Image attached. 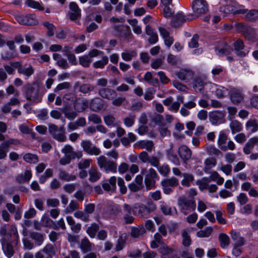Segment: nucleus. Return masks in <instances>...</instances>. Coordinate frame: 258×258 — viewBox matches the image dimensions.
<instances>
[{"mask_svg":"<svg viewBox=\"0 0 258 258\" xmlns=\"http://www.w3.org/2000/svg\"><path fill=\"white\" fill-rule=\"evenodd\" d=\"M246 129L250 133L255 132L258 130V123L254 119L248 120L246 124Z\"/></svg>","mask_w":258,"mask_h":258,"instance_id":"obj_47","label":"nucleus"},{"mask_svg":"<svg viewBox=\"0 0 258 258\" xmlns=\"http://www.w3.org/2000/svg\"><path fill=\"white\" fill-rule=\"evenodd\" d=\"M99 95L103 98L111 100L114 97L116 96V93L115 90L108 88H103L98 91Z\"/></svg>","mask_w":258,"mask_h":258,"instance_id":"obj_23","label":"nucleus"},{"mask_svg":"<svg viewBox=\"0 0 258 258\" xmlns=\"http://www.w3.org/2000/svg\"><path fill=\"white\" fill-rule=\"evenodd\" d=\"M53 58L56 61L57 65L62 69H67L70 68V65L66 59L63 58L58 53H53Z\"/></svg>","mask_w":258,"mask_h":258,"instance_id":"obj_27","label":"nucleus"},{"mask_svg":"<svg viewBox=\"0 0 258 258\" xmlns=\"http://www.w3.org/2000/svg\"><path fill=\"white\" fill-rule=\"evenodd\" d=\"M178 154L180 158L184 162L188 160L191 156V151L185 145H181L178 148Z\"/></svg>","mask_w":258,"mask_h":258,"instance_id":"obj_22","label":"nucleus"},{"mask_svg":"<svg viewBox=\"0 0 258 258\" xmlns=\"http://www.w3.org/2000/svg\"><path fill=\"white\" fill-rule=\"evenodd\" d=\"M229 126L232 134L239 132L242 128V124L236 120L232 121Z\"/></svg>","mask_w":258,"mask_h":258,"instance_id":"obj_49","label":"nucleus"},{"mask_svg":"<svg viewBox=\"0 0 258 258\" xmlns=\"http://www.w3.org/2000/svg\"><path fill=\"white\" fill-rule=\"evenodd\" d=\"M99 228V226L97 224L93 223L87 228L86 231L90 237L94 238Z\"/></svg>","mask_w":258,"mask_h":258,"instance_id":"obj_46","label":"nucleus"},{"mask_svg":"<svg viewBox=\"0 0 258 258\" xmlns=\"http://www.w3.org/2000/svg\"><path fill=\"white\" fill-rule=\"evenodd\" d=\"M189 233L190 230L188 229H185L182 231V244L184 246H189L191 244Z\"/></svg>","mask_w":258,"mask_h":258,"instance_id":"obj_39","label":"nucleus"},{"mask_svg":"<svg viewBox=\"0 0 258 258\" xmlns=\"http://www.w3.org/2000/svg\"><path fill=\"white\" fill-rule=\"evenodd\" d=\"M92 59L88 55H84L79 57V64L84 68H89Z\"/></svg>","mask_w":258,"mask_h":258,"instance_id":"obj_43","label":"nucleus"},{"mask_svg":"<svg viewBox=\"0 0 258 258\" xmlns=\"http://www.w3.org/2000/svg\"><path fill=\"white\" fill-rule=\"evenodd\" d=\"M81 146L84 152L89 155H99L101 151L99 148L93 146L89 140H83L81 142Z\"/></svg>","mask_w":258,"mask_h":258,"instance_id":"obj_12","label":"nucleus"},{"mask_svg":"<svg viewBox=\"0 0 258 258\" xmlns=\"http://www.w3.org/2000/svg\"><path fill=\"white\" fill-rule=\"evenodd\" d=\"M88 120L94 124H100L102 122L100 116L95 113H90L88 117Z\"/></svg>","mask_w":258,"mask_h":258,"instance_id":"obj_61","label":"nucleus"},{"mask_svg":"<svg viewBox=\"0 0 258 258\" xmlns=\"http://www.w3.org/2000/svg\"><path fill=\"white\" fill-rule=\"evenodd\" d=\"M246 19L252 21L258 18V10H251L245 16Z\"/></svg>","mask_w":258,"mask_h":258,"instance_id":"obj_64","label":"nucleus"},{"mask_svg":"<svg viewBox=\"0 0 258 258\" xmlns=\"http://www.w3.org/2000/svg\"><path fill=\"white\" fill-rule=\"evenodd\" d=\"M24 88L25 89V97L27 100L34 103L41 101L42 96L39 94V90L37 89H35L29 84H26Z\"/></svg>","mask_w":258,"mask_h":258,"instance_id":"obj_6","label":"nucleus"},{"mask_svg":"<svg viewBox=\"0 0 258 258\" xmlns=\"http://www.w3.org/2000/svg\"><path fill=\"white\" fill-rule=\"evenodd\" d=\"M99 168L106 173H115L117 172V164L115 161L108 160L105 156L101 155L96 158Z\"/></svg>","mask_w":258,"mask_h":258,"instance_id":"obj_2","label":"nucleus"},{"mask_svg":"<svg viewBox=\"0 0 258 258\" xmlns=\"http://www.w3.org/2000/svg\"><path fill=\"white\" fill-rule=\"evenodd\" d=\"M42 251L48 256H52L55 254L54 247L51 244H46L42 249Z\"/></svg>","mask_w":258,"mask_h":258,"instance_id":"obj_60","label":"nucleus"},{"mask_svg":"<svg viewBox=\"0 0 258 258\" xmlns=\"http://www.w3.org/2000/svg\"><path fill=\"white\" fill-rule=\"evenodd\" d=\"M3 249L5 255L8 257L11 258L14 254L13 247L10 243L2 244Z\"/></svg>","mask_w":258,"mask_h":258,"instance_id":"obj_42","label":"nucleus"},{"mask_svg":"<svg viewBox=\"0 0 258 258\" xmlns=\"http://www.w3.org/2000/svg\"><path fill=\"white\" fill-rule=\"evenodd\" d=\"M127 235L126 233H122L119 235L116 245V251H119L124 247Z\"/></svg>","mask_w":258,"mask_h":258,"instance_id":"obj_38","label":"nucleus"},{"mask_svg":"<svg viewBox=\"0 0 258 258\" xmlns=\"http://www.w3.org/2000/svg\"><path fill=\"white\" fill-rule=\"evenodd\" d=\"M74 215L76 218L80 219L84 222H87L89 220V215L82 211L76 212Z\"/></svg>","mask_w":258,"mask_h":258,"instance_id":"obj_59","label":"nucleus"},{"mask_svg":"<svg viewBox=\"0 0 258 258\" xmlns=\"http://www.w3.org/2000/svg\"><path fill=\"white\" fill-rule=\"evenodd\" d=\"M17 56L16 51H5L1 53V57L4 60L12 59Z\"/></svg>","mask_w":258,"mask_h":258,"instance_id":"obj_55","label":"nucleus"},{"mask_svg":"<svg viewBox=\"0 0 258 258\" xmlns=\"http://www.w3.org/2000/svg\"><path fill=\"white\" fill-rule=\"evenodd\" d=\"M183 179L181 180V183L182 185L185 186H189L190 182L194 180V176L192 174L184 173L182 174Z\"/></svg>","mask_w":258,"mask_h":258,"instance_id":"obj_52","label":"nucleus"},{"mask_svg":"<svg viewBox=\"0 0 258 258\" xmlns=\"http://www.w3.org/2000/svg\"><path fill=\"white\" fill-rule=\"evenodd\" d=\"M137 55V52L135 50H125L121 53L122 59L125 61H130Z\"/></svg>","mask_w":258,"mask_h":258,"instance_id":"obj_32","label":"nucleus"},{"mask_svg":"<svg viewBox=\"0 0 258 258\" xmlns=\"http://www.w3.org/2000/svg\"><path fill=\"white\" fill-rule=\"evenodd\" d=\"M108 63V57L105 55L102 56L101 60L95 61L93 63V66L95 69H103Z\"/></svg>","mask_w":258,"mask_h":258,"instance_id":"obj_44","label":"nucleus"},{"mask_svg":"<svg viewBox=\"0 0 258 258\" xmlns=\"http://www.w3.org/2000/svg\"><path fill=\"white\" fill-rule=\"evenodd\" d=\"M191 8L197 17L206 14L209 10V5L206 0H194Z\"/></svg>","mask_w":258,"mask_h":258,"instance_id":"obj_5","label":"nucleus"},{"mask_svg":"<svg viewBox=\"0 0 258 258\" xmlns=\"http://www.w3.org/2000/svg\"><path fill=\"white\" fill-rule=\"evenodd\" d=\"M237 31L242 34L248 40L253 41L255 38L256 32L254 28L242 23H237L235 25Z\"/></svg>","mask_w":258,"mask_h":258,"instance_id":"obj_7","label":"nucleus"},{"mask_svg":"<svg viewBox=\"0 0 258 258\" xmlns=\"http://www.w3.org/2000/svg\"><path fill=\"white\" fill-rule=\"evenodd\" d=\"M159 33L164 40L165 44L170 47L173 43V38L169 35V32L164 28L160 27L158 28Z\"/></svg>","mask_w":258,"mask_h":258,"instance_id":"obj_24","label":"nucleus"},{"mask_svg":"<svg viewBox=\"0 0 258 258\" xmlns=\"http://www.w3.org/2000/svg\"><path fill=\"white\" fill-rule=\"evenodd\" d=\"M30 237L35 241V243L39 246L43 243L44 240V235L37 232H31Z\"/></svg>","mask_w":258,"mask_h":258,"instance_id":"obj_37","label":"nucleus"},{"mask_svg":"<svg viewBox=\"0 0 258 258\" xmlns=\"http://www.w3.org/2000/svg\"><path fill=\"white\" fill-rule=\"evenodd\" d=\"M177 203L180 211L185 215L196 209L195 199H188L186 196L179 197L177 200Z\"/></svg>","mask_w":258,"mask_h":258,"instance_id":"obj_3","label":"nucleus"},{"mask_svg":"<svg viewBox=\"0 0 258 258\" xmlns=\"http://www.w3.org/2000/svg\"><path fill=\"white\" fill-rule=\"evenodd\" d=\"M12 65L18 68V73L25 76L28 78L34 72V68L30 64L23 66L19 62H13Z\"/></svg>","mask_w":258,"mask_h":258,"instance_id":"obj_13","label":"nucleus"},{"mask_svg":"<svg viewBox=\"0 0 258 258\" xmlns=\"http://www.w3.org/2000/svg\"><path fill=\"white\" fill-rule=\"evenodd\" d=\"M15 19L21 25H35L38 24L36 16L33 14L17 15L15 16Z\"/></svg>","mask_w":258,"mask_h":258,"instance_id":"obj_10","label":"nucleus"},{"mask_svg":"<svg viewBox=\"0 0 258 258\" xmlns=\"http://www.w3.org/2000/svg\"><path fill=\"white\" fill-rule=\"evenodd\" d=\"M137 145L140 148L145 149L149 152L154 148V143L150 140H141L137 142Z\"/></svg>","mask_w":258,"mask_h":258,"instance_id":"obj_30","label":"nucleus"},{"mask_svg":"<svg viewBox=\"0 0 258 258\" xmlns=\"http://www.w3.org/2000/svg\"><path fill=\"white\" fill-rule=\"evenodd\" d=\"M213 231L212 227H207L204 230H201L197 232V236L198 237L204 238L209 237Z\"/></svg>","mask_w":258,"mask_h":258,"instance_id":"obj_48","label":"nucleus"},{"mask_svg":"<svg viewBox=\"0 0 258 258\" xmlns=\"http://www.w3.org/2000/svg\"><path fill=\"white\" fill-rule=\"evenodd\" d=\"M32 177V173L30 170H27L24 174H19L16 177V180L18 182H28Z\"/></svg>","mask_w":258,"mask_h":258,"instance_id":"obj_34","label":"nucleus"},{"mask_svg":"<svg viewBox=\"0 0 258 258\" xmlns=\"http://www.w3.org/2000/svg\"><path fill=\"white\" fill-rule=\"evenodd\" d=\"M217 164V160L213 157H209L205 159L204 161V171L205 173H209L210 170Z\"/></svg>","mask_w":258,"mask_h":258,"instance_id":"obj_31","label":"nucleus"},{"mask_svg":"<svg viewBox=\"0 0 258 258\" xmlns=\"http://www.w3.org/2000/svg\"><path fill=\"white\" fill-rule=\"evenodd\" d=\"M243 96L239 90L233 89L231 91L230 99L234 104H238L243 100Z\"/></svg>","mask_w":258,"mask_h":258,"instance_id":"obj_28","label":"nucleus"},{"mask_svg":"<svg viewBox=\"0 0 258 258\" xmlns=\"http://www.w3.org/2000/svg\"><path fill=\"white\" fill-rule=\"evenodd\" d=\"M88 101L85 98L78 99L74 103V108L77 112H81L84 111L88 106Z\"/></svg>","mask_w":258,"mask_h":258,"instance_id":"obj_26","label":"nucleus"},{"mask_svg":"<svg viewBox=\"0 0 258 258\" xmlns=\"http://www.w3.org/2000/svg\"><path fill=\"white\" fill-rule=\"evenodd\" d=\"M25 4L28 7L40 11L44 10V8L41 6L40 3L34 0H26Z\"/></svg>","mask_w":258,"mask_h":258,"instance_id":"obj_51","label":"nucleus"},{"mask_svg":"<svg viewBox=\"0 0 258 258\" xmlns=\"http://www.w3.org/2000/svg\"><path fill=\"white\" fill-rule=\"evenodd\" d=\"M144 80L151 85L156 86L158 83V80L156 78L153 77L152 74L150 72H146L144 76Z\"/></svg>","mask_w":258,"mask_h":258,"instance_id":"obj_36","label":"nucleus"},{"mask_svg":"<svg viewBox=\"0 0 258 258\" xmlns=\"http://www.w3.org/2000/svg\"><path fill=\"white\" fill-rule=\"evenodd\" d=\"M136 140V136L132 133H128L127 137H123L120 139V142L123 146L126 147L131 146V143Z\"/></svg>","mask_w":258,"mask_h":258,"instance_id":"obj_33","label":"nucleus"},{"mask_svg":"<svg viewBox=\"0 0 258 258\" xmlns=\"http://www.w3.org/2000/svg\"><path fill=\"white\" fill-rule=\"evenodd\" d=\"M233 45L237 56L244 57L248 54V51H245L243 50L245 46L243 41L241 39H238L235 41Z\"/></svg>","mask_w":258,"mask_h":258,"instance_id":"obj_20","label":"nucleus"},{"mask_svg":"<svg viewBox=\"0 0 258 258\" xmlns=\"http://www.w3.org/2000/svg\"><path fill=\"white\" fill-rule=\"evenodd\" d=\"M162 189L166 195L170 194L173 192V188L176 187L179 184V181L175 177L166 178L161 182Z\"/></svg>","mask_w":258,"mask_h":258,"instance_id":"obj_9","label":"nucleus"},{"mask_svg":"<svg viewBox=\"0 0 258 258\" xmlns=\"http://www.w3.org/2000/svg\"><path fill=\"white\" fill-rule=\"evenodd\" d=\"M220 245L223 248L227 247L230 242L229 236L225 233H220L219 235Z\"/></svg>","mask_w":258,"mask_h":258,"instance_id":"obj_40","label":"nucleus"},{"mask_svg":"<svg viewBox=\"0 0 258 258\" xmlns=\"http://www.w3.org/2000/svg\"><path fill=\"white\" fill-rule=\"evenodd\" d=\"M224 114L220 111H214L209 115V120L214 125H217L223 122Z\"/></svg>","mask_w":258,"mask_h":258,"instance_id":"obj_21","label":"nucleus"},{"mask_svg":"<svg viewBox=\"0 0 258 258\" xmlns=\"http://www.w3.org/2000/svg\"><path fill=\"white\" fill-rule=\"evenodd\" d=\"M43 25L47 29V35L49 36H52L55 31V27L52 24L48 22H44Z\"/></svg>","mask_w":258,"mask_h":258,"instance_id":"obj_62","label":"nucleus"},{"mask_svg":"<svg viewBox=\"0 0 258 258\" xmlns=\"http://www.w3.org/2000/svg\"><path fill=\"white\" fill-rule=\"evenodd\" d=\"M160 209L164 215H171L172 214L171 208L163 201L159 203Z\"/></svg>","mask_w":258,"mask_h":258,"instance_id":"obj_50","label":"nucleus"},{"mask_svg":"<svg viewBox=\"0 0 258 258\" xmlns=\"http://www.w3.org/2000/svg\"><path fill=\"white\" fill-rule=\"evenodd\" d=\"M230 235L232 239L234 241V245L243 246L245 244L244 238L241 236L240 232L232 230L230 232Z\"/></svg>","mask_w":258,"mask_h":258,"instance_id":"obj_25","label":"nucleus"},{"mask_svg":"<svg viewBox=\"0 0 258 258\" xmlns=\"http://www.w3.org/2000/svg\"><path fill=\"white\" fill-rule=\"evenodd\" d=\"M158 179L159 176L156 171L152 168H149L144 180L146 190H149L155 188L156 181Z\"/></svg>","mask_w":258,"mask_h":258,"instance_id":"obj_8","label":"nucleus"},{"mask_svg":"<svg viewBox=\"0 0 258 258\" xmlns=\"http://www.w3.org/2000/svg\"><path fill=\"white\" fill-rule=\"evenodd\" d=\"M194 18L193 15L184 16L182 14L179 13L172 18L171 22V25L174 27H178L181 25L183 22L189 21Z\"/></svg>","mask_w":258,"mask_h":258,"instance_id":"obj_14","label":"nucleus"},{"mask_svg":"<svg viewBox=\"0 0 258 258\" xmlns=\"http://www.w3.org/2000/svg\"><path fill=\"white\" fill-rule=\"evenodd\" d=\"M23 158L25 162L31 164H35L38 162V156L31 153L25 154Z\"/></svg>","mask_w":258,"mask_h":258,"instance_id":"obj_45","label":"nucleus"},{"mask_svg":"<svg viewBox=\"0 0 258 258\" xmlns=\"http://www.w3.org/2000/svg\"><path fill=\"white\" fill-rule=\"evenodd\" d=\"M178 78L186 83L190 82L194 77V72L188 69H181L176 73Z\"/></svg>","mask_w":258,"mask_h":258,"instance_id":"obj_15","label":"nucleus"},{"mask_svg":"<svg viewBox=\"0 0 258 258\" xmlns=\"http://www.w3.org/2000/svg\"><path fill=\"white\" fill-rule=\"evenodd\" d=\"M206 150L210 155H214L217 157L222 155V153L213 145L207 146Z\"/></svg>","mask_w":258,"mask_h":258,"instance_id":"obj_53","label":"nucleus"},{"mask_svg":"<svg viewBox=\"0 0 258 258\" xmlns=\"http://www.w3.org/2000/svg\"><path fill=\"white\" fill-rule=\"evenodd\" d=\"M17 140L10 139L0 144V159H4L7 157L10 145L16 144Z\"/></svg>","mask_w":258,"mask_h":258,"instance_id":"obj_16","label":"nucleus"},{"mask_svg":"<svg viewBox=\"0 0 258 258\" xmlns=\"http://www.w3.org/2000/svg\"><path fill=\"white\" fill-rule=\"evenodd\" d=\"M159 172L162 175L167 176L170 172V168L168 165H163L157 167Z\"/></svg>","mask_w":258,"mask_h":258,"instance_id":"obj_63","label":"nucleus"},{"mask_svg":"<svg viewBox=\"0 0 258 258\" xmlns=\"http://www.w3.org/2000/svg\"><path fill=\"white\" fill-rule=\"evenodd\" d=\"M89 178L90 182H94L98 180L101 176V173L96 168L91 167L89 170Z\"/></svg>","mask_w":258,"mask_h":258,"instance_id":"obj_35","label":"nucleus"},{"mask_svg":"<svg viewBox=\"0 0 258 258\" xmlns=\"http://www.w3.org/2000/svg\"><path fill=\"white\" fill-rule=\"evenodd\" d=\"M81 146L84 152L89 155H99L101 151L99 148L93 146L89 140H83L81 142Z\"/></svg>","mask_w":258,"mask_h":258,"instance_id":"obj_11","label":"nucleus"},{"mask_svg":"<svg viewBox=\"0 0 258 258\" xmlns=\"http://www.w3.org/2000/svg\"><path fill=\"white\" fill-rule=\"evenodd\" d=\"M58 177L60 179L67 181H73L76 178V176L75 175H70L67 172L62 170L60 171Z\"/></svg>","mask_w":258,"mask_h":258,"instance_id":"obj_54","label":"nucleus"},{"mask_svg":"<svg viewBox=\"0 0 258 258\" xmlns=\"http://www.w3.org/2000/svg\"><path fill=\"white\" fill-rule=\"evenodd\" d=\"M211 181H216L218 185H221L224 182V178L220 176L216 171H213L209 177Z\"/></svg>","mask_w":258,"mask_h":258,"instance_id":"obj_56","label":"nucleus"},{"mask_svg":"<svg viewBox=\"0 0 258 258\" xmlns=\"http://www.w3.org/2000/svg\"><path fill=\"white\" fill-rule=\"evenodd\" d=\"M208 86L213 87L215 85L211 83H205L201 78H196L194 80L193 88L196 92L203 93L205 86Z\"/></svg>","mask_w":258,"mask_h":258,"instance_id":"obj_17","label":"nucleus"},{"mask_svg":"<svg viewBox=\"0 0 258 258\" xmlns=\"http://www.w3.org/2000/svg\"><path fill=\"white\" fill-rule=\"evenodd\" d=\"M0 236L1 238L2 244L10 243L11 239L13 236L15 240H18L19 235L17 228L14 225H12L10 227V232L7 230V228L4 226L0 229Z\"/></svg>","mask_w":258,"mask_h":258,"instance_id":"obj_4","label":"nucleus"},{"mask_svg":"<svg viewBox=\"0 0 258 258\" xmlns=\"http://www.w3.org/2000/svg\"><path fill=\"white\" fill-rule=\"evenodd\" d=\"M103 107V100L99 98L96 97L92 99L90 103V108L94 111L100 110Z\"/></svg>","mask_w":258,"mask_h":258,"instance_id":"obj_29","label":"nucleus"},{"mask_svg":"<svg viewBox=\"0 0 258 258\" xmlns=\"http://www.w3.org/2000/svg\"><path fill=\"white\" fill-rule=\"evenodd\" d=\"M116 177L115 176H112L108 180L103 181L102 186L105 190L114 192L116 190Z\"/></svg>","mask_w":258,"mask_h":258,"instance_id":"obj_19","label":"nucleus"},{"mask_svg":"<svg viewBox=\"0 0 258 258\" xmlns=\"http://www.w3.org/2000/svg\"><path fill=\"white\" fill-rule=\"evenodd\" d=\"M145 230L143 227H132L131 230V235L134 238H137L143 235Z\"/></svg>","mask_w":258,"mask_h":258,"instance_id":"obj_41","label":"nucleus"},{"mask_svg":"<svg viewBox=\"0 0 258 258\" xmlns=\"http://www.w3.org/2000/svg\"><path fill=\"white\" fill-rule=\"evenodd\" d=\"M165 154L167 159L173 164L177 166L180 164V160L173 150L172 145H171L168 149H166Z\"/></svg>","mask_w":258,"mask_h":258,"instance_id":"obj_18","label":"nucleus"},{"mask_svg":"<svg viewBox=\"0 0 258 258\" xmlns=\"http://www.w3.org/2000/svg\"><path fill=\"white\" fill-rule=\"evenodd\" d=\"M80 248L84 252H86L91 249V243L88 239H83L81 241Z\"/></svg>","mask_w":258,"mask_h":258,"instance_id":"obj_58","label":"nucleus"},{"mask_svg":"<svg viewBox=\"0 0 258 258\" xmlns=\"http://www.w3.org/2000/svg\"><path fill=\"white\" fill-rule=\"evenodd\" d=\"M94 89V86L90 84H84L79 87V91L84 94L89 93Z\"/></svg>","mask_w":258,"mask_h":258,"instance_id":"obj_57","label":"nucleus"},{"mask_svg":"<svg viewBox=\"0 0 258 258\" xmlns=\"http://www.w3.org/2000/svg\"><path fill=\"white\" fill-rule=\"evenodd\" d=\"M157 209L156 204L152 200H149L147 205L137 204L133 208L134 214L139 217L147 218L149 215Z\"/></svg>","mask_w":258,"mask_h":258,"instance_id":"obj_1","label":"nucleus"}]
</instances>
